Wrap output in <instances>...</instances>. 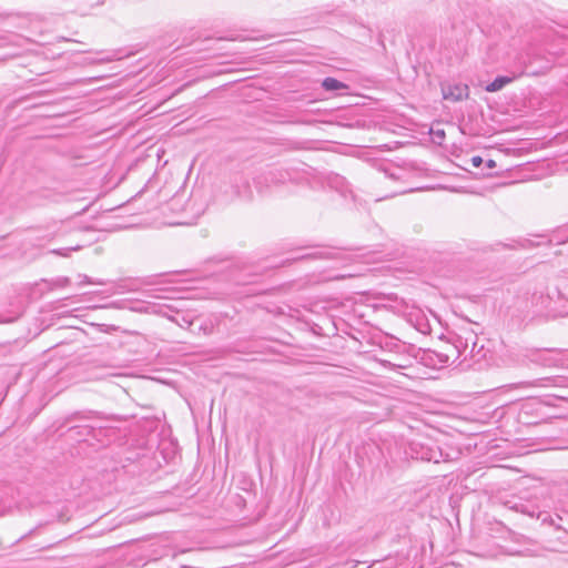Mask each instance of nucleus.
I'll return each instance as SVG.
<instances>
[{
	"mask_svg": "<svg viewBox=\"0 0 568 568\" xmlns=\"http://www.w3.org/2000/svg\"><path fill=\"white\" fill-rule=\"evenodd\" d=\"M292 181H294L293 172L284 168H271L254 178V184L258 192H263L264 189L280 186Z\"/></svg>",
	"mask_w": 568,
	"mask_h": 568,
	"instance_id": "1",
	"label": "nucleus"
},
{
	"mask_svg": "<svg viewBox=\"0 0 568 568\" xmlns=\"http://www.w3.org/2000/svg\"><path fill=\"white\" fill-rule=\"evenodd\" d=\"M412 357L417 359L420 364L433 369H440L449 364L452 355L444 352L433 349H423L410 347Z\"/></svg>",
	"mask_w": 568,
	"mask_h": 568,
	"instance_id": "2",
	"label": "nucleus"
},
{
	"mask_svg": "<svg viewBox=\"0 0 568 568\" xmlns=\"http://www.w3.org/2000/svg\"><path fill=\"white\" fill-rule=\"evenodd\" d=\"M410 449L413 457L423 462L439 463L443 458V452L436 445L413 442Z\"/></svg>",
	"mask_w": 568,
	"mask_h": 568,
	"instance_id": "3",
	"label": "nucleus"
},
{
	"mask_svg": "<svg viewBox=\"0 0 568 568\" xmlns=\"http://www.w3.org/2000/svg\"><path fill=\"white\" fill-rule=\"evenodd\" d=\"M469 95V88L467 84L457 83L443 88V98L445 100L462 101Z\"/></svg>",
	"mask_w": 568,
	"mask_h": 568,
	"instance_id": "4",
	"label": "nucleus"
},
{
	"mask_svg": "<svg viewBox=\"0 0 568 568\" xmlns=\"http://www.w3.org/2000/svg\"><path fill=\"white\" fill-rule=\"evenodd\" d=\"M525 70L519 73H513V75H499L496 77L490 83H488L485 88L487 92H497L501 90L505 85L511 83L514 80L518 79L523 74H525Z\"/></svg>",
	"mask_w": 568,
	"mask_h": 568,
	"instance_id": "5",
	"label": "nucleus"
},
{
	"mask_svg": "<svg viewBox=\"0 0 568 568\" xmlns=\"http://www.w3.org/2000/svg\"><path fill=\"white\" fill-rule=\"evenodd\" d=\"M409 321L414 324L415 328L422 334L430 333V325L426 316L422 313L409 314Z\"/></svg>",
	"mask_w": 568,
	"mask_h": 568,
	"instance_id": "6",
	"label": "nucleus"
},
{
	"mask_svg": "<svg viewBox=\"0 0 568 568\" xmlns=\"http://www.w3.org/2000/svg\"><path fill=\"white\" fill-rule=\"evenodd\" d=\"M94 430L95 428L91 425H75L69 427L68 433L71 437L84 439L85 437L93 435Z\"/></svg>",
	"mask_w": 568,
	"mask_h": 568,
	"instance_id": "7",
	"label": "nucleus"
},
{
	"mask_svg": "<svg viewBox=\"0 0 568 568\" xmlns=\"http://www.w3.org/2000/svg\"><path fill=\"white\" fill-rule=\"evenodd\" d=\"M530 361L532 363L539 364L541 366H552L555 364V359L549 356L548 352L545 351H532L530 355Z\"/></svg>",
	"mask_w": 568,
	"mask_h": 568,
	"instance_id": "8",
	"label": "nucleus"
},
{
	"mask_svg": "<svg viewBox=\"0 0 568 568\" xmlns=\"http://www.w3.org/2000/svg\"><path fill=\"white\" fill-rule=\"evenodd\" d=\"M322 87L325 91H338L348 89L346 83L331 77H327L322 81Z\"/></svg>",
	"mask_w": 568,
	"mask_h": 568,
	"instance_id": "9",
	"label": "nucleus"
},
{
	"mask_svg": "<svg viewBox=\"0 0 568 568\" xmlns=\"http://www.w3.org/2000/svg\"><path fill=\"white\" fill-rule=\"evenodd\" d=\"M386 347L389 351H394L396 353H407L412 356L410 347H415L414 345H407L406 343H402L398 339H390L386 342Z\"/></svg>",
	"mask_w": 568,
	"mask_h": 568,
	"instance_id": "10",
	"label": "nucleus"
},
{
	"mask_svg": "<svg viewBox=\"0 0 568 568\" xmlns=\"http://www.w3.org/2000/svg\"><path fill=\"white\" fill-rule=\"evenodd\" d=\"M213 331H214V324L210 320H200L199 318L197 324L194 327H192L193 333L202 332L203 335H205V336L211 335L213 333Z\"/></svg>",
	"mask_w": 568,
	"mask_h": 568,
	"instance_id": "11",
	"label": "nucleus"
},
{
	"mask_svg": "<svg viewBox=\"0 0 568 568\" xmlns=\"http://www.w3.org/2000/svg\"><path fill=\"white\" fill-rule=\"evenodd\" d=\"M541 382H546V385H552L556 387H566L568 388V377L567 376H554L540 379Z\"/></svg>",
	"mask_w": 568,
	"mask_h": 568,
	"instance_id": "12",
	"label": "nucleus"
},
{
	"mask_svg": "<svg viewBox=\"0 0 568 568\" xmlns=\"http://www.w3.org/2000/svg\"><path fill=\"white\" fill-rule=\"evenodd\" d=\"M468 348H469L468 339L466 338L465 341H463L460 337H458L456 341V344L452 351H453V353L457 354V357L463 356V355L466 357Z\"/></svg>",
	"mask_w": 568,
	"mask_h": 568,
	"instance_id": "13",
	"label": "nucleus"
},
{
	"mask_svg": "<svg viewBox=\"0 0 568 568\" xmlns=\"http://www.w3.org/2000/svg\"><path fill=\"white\" fill-rule=\"evenodd\" d=\"M181 320H182V322H180L176 317H172V321L178 323L180 326L183 327L185 325L191 331H192V327H194L199 322V318L187 320L184 315H181Z\"/></svg>",
	"mask_w": 568,
	"mask_h": 568,
	"instance_id": "14",
	"label": "nucleus"
},
{
	"mask_svg": "<svg viewBox=\"0 0 568 568\" xmlns=\"http://www.w3.org/2000/svg\"><path fill=\"white\" fill-rule=\"evenodd\" d=\"M255 276H258V274L257 273H252V272H246L243 275L236 276L235 281H236L237 284H248V283H253L255 281V280L250 278V277H255Z\"/></svg>",
	"mask_w": 568,
	"mask_h": 568,
	"instance_id": "15",
	"label": "nucleus"
},
{
	"mask_svg": "<svg viewBox=\"0 0 568 568\" xmlns=\"http://www.w3.org/2000/svg\"><path fill=\"white\" fill-rule=\"evenodd\" d=\"M368 568H396V562L393 559H385L373 564Z\"/></svg>",
	"mask_w": 568,
	"mask_h": 568,
	"instance_id": "16",
	"label": "nucleus"
},
{
	"mask_svg": "<svg viewBox=\"0 0 568 568\" xmlns=\"http://www.w3.org/2000/svg\"><path fill=\"white\" fill-rule=\"evenodd\" d=\"M78 277L80 278V284H99V285L104 284V282H102V281H94V280H92L91 277H89L85 274H79Z\"/></svg>",
	"mask_w": 568,
	"mask_h": 568,
	"instance_id": "17",
	"label": "nucleus"
},
{
	"mask_svg": "<svg viewBox=\"0 0 568 568\" xmlns=\"http://www.w3.org/2000/svg\"><path fill=\"white\" fill-rule=\"evenodd\" d=\"M483 348H484L483 345L479 348H477V343L474 341L471 343V346H469V348L467 351V355H470L471 357H475L476 354H479Z\"/></svg>",
	"mask_w": 568,
	"mask_h": 568,
	"instance_id": "18",
	"label": "nucleus"
},
{
	"mask_svg": "<svg viewBox=\"0 0 568 568\" xmlns=\"http://www.w3.org/2000/svg\"><path fill=\"white\" fill-rule=\"evenodd\" d=\"M313 256L320 257V258H335L337 256V254L327 251V252H318V253L314 254Z\"/></svg>",
	"mask_w": 568,
	"mask_h": 568,
	"instance_id": "19",
	"label": "nucleus"
},
{
	"mask_svg": "<svg viewBox=\"0 0 568 568\" xmlns=\"http://www.w3.org/2000/svg\"><path fill=\"white\" fill-rule=\"evenodd\" d=\"M69 284H70V278L69 277H58L54 281V285L60 286V287L68 286Z\"/></svg>",
	"mask_w": 568,
	"mask_h": 568,
	"instance_id": "20",
	"label": "nucleus"
},
{
	"mask_svg": "<svg viewBox=\"0 0 568 568\" xmlns=\"http://www.w3.org/2000/svg\"><path fill=\"white\" fill-rule=\"evenodd\" d=\"M78 248H79V246H75V247H70V248L54 250L52 252L55 254L62 255V256H68V252L75 251Z\"/></svg>",
	"mask_w": 568,
	"mask_h": 568,
	"instance_id": "21",
	"label": "nucleus"
},
{
	"mask_svg": "<svg viewBox=\"0 0 568 568\" xmlns=\"http://www.w3.org/2000/svg\"><path fill=\"white\" fill-rule=\"evenodd\" d=\"M470 161H471L473 166H475V168H478L484 163V159L479 155L473 156Z\"/></svg>",
	"mask_w": 568,
	"mask_h": 568,
	"instance_id": "22",
	"label": "nucleus"
},
{
	"mask_svg": "<svg viewBox=\"0 0 568 568\" xmlns=\"http://www.w3.org/2000/svg\"><path fill=\"white\" fill-rule=\"evenodd\" d=\"M434 134H435V138L440 140V141H438V143L440 144L442 141L445 139L444 130H437Z\"/></svg>",
	"mask_w": 568,
	"mask_h": 568,
	"instance_id": "23",
	"label": "nucleus"
},
{
	"mask_svg": "<svg viewBox=\"0 0 568 568\" xmlns=\"http://www.w3.org/2000/svg\"><path fill=\"white\" fill-rule=\"evenodd\" d=\"M486 166H487L488 169H493V168H495V166H496V162H495L493 159H488V160L486 161Z\"/></svg>",
	"mask_w": 568,
	"mask_h": 568,
	"instance_id": "24",
	"label": "nucleus"
},
{
	"mask_svg": "<svg viewBox=\"0 0 568 568\" xmlns=\"http://www.w3.org/2000/svg\"><path fill=\"white\" fill-rule=\"evenodd\" d=\"M77 418H84L81 413H74L73 415H71L68 420L71 422L72 419H77Z\"/></svg>",
	"mask_w": 568,
	"mask_h": 568,
	"instance_id": "25",
	"label": "nucleus"
},
{
	"mask_svg": "<svg viewBox=\"0 0 568 568\" xmlns=\"http://www.w3.org/2000/svg\"><path fill=\"white\" fill-rule=\"evenodd\" d=\"M556 397H557V398H560V399H567V397H566V396H562V395H557Z\"/></svg>",
	"mask_w": 568,
	"mask_h": 568,
	"instance_id": "26",
	"label": "nucleus"
},
{
	"mask_svg": "<svg viewBox=\"0 0 568 568\" xmlns=\"http://www.w3.org/2000/svg\"><path fill=\"white\" fill-rule=\"evenodd\" d=\"M32 531H33V530H29L28 536H29V535H31V534H32ZM26 537H27V535H26V536H22V538H26Z\"/></svg>",
	"mask_w": 568,
	"mask_h": 568,
	"instance_id": "27",
	"label": "nucleus"
},
{
	"mask_svg": "<svg viewBox=\"0 0 568 568\" xmlns=\"http://www.w3.org/2000/svg\"><path fill=\"white\" fill-rule=\"evenodd\" d=\"M181 568H187L186 566H182Z\"/></svg>",
	"mask_w": 568,
	"mask_h": 568,
	"instance_id": "28",
	"label": "nucleus"
},
{
	"mask_svg": "<svg viewBox=\"0 0 568 568\" xmlns=\"http://www.w3.org/2000/svg\"><path fill=\"white\" fill-rule=\"evenodd\" d=\"M0 515H2V510L0 509Z\"/></svg>",
	"mask_w": 568,
	"mask_h": 568,
	"instance_id": "29",
	"label": "nucleus"
}]
</instances>
